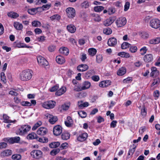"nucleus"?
<instances>
[{
    "label": "nucleus",
    "mask_w": 160,
    "mask_h": 160,
    "mask_svg": "<svg viewBox=\"0 0 160 160\" xmlns=\"http://www.w3.org/2000/svg\"><path fill=\"white\" fill-rule=\"evenodd\" d=\"M32 71L29 69L23 71L21 74L20 78L22 81L28 80L30 79L32 77Z\"/></svg>",
    "instance_id": "nucleus-1"
},
{
    "label": "nucleus",
    "mask_w": 160,
    "mask_h": 160,
    "mask_svg": "<svg viewBox=\"0 0 160 160\" xmlns=\"http://www.w3.org/2000/svg\"><path fill=\"white\" fill-rule=\"evenodd\" d=\"M31 128V127L28 125H22L17 130L16 133L17 135L23 136L27 133V132L30 130Z\"/></svg>",
    "instance_id": "nucleus-2"
},
{
    "label": "nucleus",
    "mask_w": 160,
    "mask_h": 160,
    "mask_svg": "<svg viewBox=\"0 0 160 160\" xmlns=\"http://www.w3.org/2000/svg\"><path fill=\"white\" fill-rule=\"evenodd\" d=\"M67 15L69 18H73L76 15L75 9L72 7L67 8L66 10Z\"/></svg>",
    "instance_id": "nucleus-3"
},
{
    "label": "nucleus",
    "mask_w": 160,
    "mask_h": 160,
    "mask_svg": "<svg viewBox=\"0 0 160 160\" xmlns=\"http://www.w3.org/2000/svg\"><path fill=\"white\" fill-rule=\"evenodd\" d=\"M149 25L152 28H158L160 27V21L157 18L152 19L150 20Z\"/></svg>",
    "instance_id": "nucleus-4"
},
{
    "label": "nucleus",
    "mask_w": 160,
    "mask_h": 160,
    "mask_svg": "<svg viewBox=\"0 0 160 160\" xmlns=\"http://www.w3.org/2000/svg\"><path fill=\"white\" fill-rule=\"evenodd\" d=\"M126 22V19L123 17H121L118 18L115 22L116 24L118 27H121L124 26Z\"/></svg>",
    "instance_id": "nucleus-5"
},
{
    "label": "nucleus",
    "mask_w": 160,
    "mask_h": 160,
    "mask_svg": "<svg viewBox=\"0 0 160 160\" xmlns=\"http://www.w3.org/2000/svg\"><path fill=\"white\" fill-rule=\"evenodd\" d=\"M56 104V102L54 101H49L43 103L42 107L47 109H51L54 108Z\"/></svg>",
    "instance_id": "nucleus-6"
},
{
    "label": "nucleus",
    "mask_w": 160,
    "mask_h": 160,
    "mask_svg": "<svg viewBox=\"0 0 160 160\" xmlns=\"http://www.w3.org/2000/svg\"><path fill=\"white\" fill-rule=\"evenodd\" d=\"M42 152L38 150H35L32 151L30 153L31 155L33 158H39L42 155Z\"/></svg>",
    "instance_id": "nucleus-7"
},
{
    "label": "nucleus",
    "mask_w": 160,
    "mask_h": 160,
    "mask_svg": "<svg viewBox=\"0 0 160 160\" xmlns=\"http://www.w3.org/2000/svg\"><path fill=\"white\" fill-rule=\"evenodd\" d=\"M37 60L39 65L42 67H45L48 65V63L47 60L42 56H39L37 58Z\"/></svg>",
    "instance_id": "nucleus-8"
},
{
    "label": "nucleus",
    "mask_w": 160,
    "mask_h": 160,
    "mask_svg": "<svg viewBox=\"0 0 160 160\" xmlns=\"http://www.w3.org/2000/svg\"><path fill=\"white\" fill-rule=\"evenodd\" d=\"M62 132V127L60 125H56L53 129V134L55 136L59 135Z\"/></svg>",
    "instance_id": "nucleus-9"
},
{
    "label": "nucleus",
    "mask_w": 160,
    "mask_h": 160,
    "mask_svg": "<svg viewBox=\"0 0 160 160\" xmlns=\"http://www.w3.org/2000/svg\"><path fill=\"white\" fill-rule=\"evenodd\" d=\"M89 67L86 64H81L79 65L77 68L79 72H84L88 69Z\"/></svg>",
    "instance_id": "nucleus-10"
},
{
    "label": "nucleus",
    "mask_w": 160,
    "mask_h": 160,
    "mask_svg": "<svg viewBox=\"0 0 160 160\" xmlns=\"http://www.w3.org/2000/svg\"><path fill=\"white\" fill-rule=\"evenodd\" d=\"M48 132L47 129L44 127H40L37 131L38 135L43 136L46 135Z\"/></svg>",
    "instance_id": "nucleus-11"
},
{
    "label": "nucleus",
    "mask_w": 160,
    "mask_h": 160,
    "mask_svg": "<svg viewBox=\"0 0 160 160\" xmlns=\"http://www.w3.org/2000/svg\"><path fill=\"white\" fill-rule=\"evenodd\" d=\"M115 20L114 17H110L109 18L105 20L103 22V24L104 26H108L111 25L114 22Z\"/></svg>",
    "instance_id": "nucleus-12"
},
{
    "label": "nucleus",
    "mask_w": 160,
    "mask_h": 160,
    "mask_svg": "<svg viewBox=\"0 0 160 160\" xmlns=\"http://www.w3.org/2000/svg\"><path fill=\"white\" fill-rule=\"evenodd\" d=\"M117 43V40L115 38H110L108 40V45L111 47H114Z\"/></svg>",
    "instance_id": "nucleus-13"
},
{
    "label": "nucleus",
    "mask_w": 160,
    "mask_h": 160,
    "mask_svg": "<svg viewBox=\"0 0 160 160\" xmlns=\"http://www.w3.org/2000/svg\"><path fill=\"white\" fill-rule=\"evenodd\" d=\"M152 72L150 73L151 77H157L159 74V72L157 70V68L154 67H153L151 68Z\"/></svg>",
    "instance_id": "nucleus-14"
},
{
    "label": "nucleus",
    "mask_w": 160,
    "mask_h": 160,
    "mask_svg": "<svg viewBox=\"0 0 160 160\" xmlns=\"http://www.w3.org/2000/svg\"><path fill=\"white\" fill-rule=\"evenodd\" d=\"M143 60L146 62H152L153 60L152 55L151 54L145 55L143 58Z\"/></svg>",
    "instance_id": "nucleus-15"
},
{
    "label": "nucleus",
    "mask_w": 160,
    "mask_h": 160,
    "mask_svg": "<svg viewBox=\"0 0 160 160\" xmlns=\"http://www.w3.org/2000/svg\"><path fill=\"white\" fill-rule=\"evenodd\" d=\"M65 124L66 126L68 127H72L73 125V120L70 116L67 117V120L65 121Z\"/></svg>",
    "instance_id": "nucleus-16"
},
{
    "label": "nucleus",
    "mask_w": 160,
    "mask_h": 160,
    "mask_svg": "<svg viewBox=\"0 0 160 160\" xmlns=\"http://www.w3.org/2000/svg\"><path fill=\"white\" fill-rule=\"evenodd\" d=\"M88 137V134L84 133L80 135L77 138V140L80 142H83L86 140Z\"/></svg>",
    "instance_id": "nucleus-17"
},
{
    "label": "nucleus",
    "mask_w": 160,
    "mask_h": 160,
    "mask_svg": "<svg viewBox=\"0 0 160 160\" xmlns=\"http://www.w3.org/2000/svg\"><path fill=\"white\" fill-rule=\"evenodd\" d=\"M49 118V121L52 124H54L57 121L58 119L56 116H54L52 115L49 114L48 116Z\"/></svg>",
    "instance_id": "nucleus-18"
},
{
    "label": "nucleus",
    "mask_w": 160,
    "mask_h": 160,
    "mask_svg": "<svg viewBox=\"0 0 160 160\" xmlns=\"http://www.w3.org/2000/svg\"><path fill=\"white\" fill-rule=\"evenodd\" d=\"M56 61L58 63L62 64L65 62V59L61 55H58L56 57Z\"/></svg>",
    "instance_id": "nucleus-19"
},
{
    "label": "nucleus",
    "mask_w": 160,
    "mask_h": 160,
    "mask_svg": "<svg viewBox=\"0 0 160 160\" xmlns=\"http://www.w3.org/2000/svg\"><path fill=\"white\" fill-rule=\"evenodd\" d=\"M36 139L38 141L42 143H47L48 141V138L44 137H39L38 136L37 138H36Z\"/></svg>",
    "instance_id": "nucleus-20"
},
{
    "label": "nucleus",
    "mask_w": 160,
    "mask_h": 160,
    "mask_svg": "<svg viewBox=\"0 0 160 160\" xmlns=\"http://www.w3.org/2000/svg\"><path fill=\"white\" fill-rule=\"evenodd\" d=\"M66 91V88L65 87H63L57 91L55 93L56 95L60 96L64 94Z\"/></svg>",
    "instance_id": "nucleus-21"
},
{
    "label": "nucleus",
    "mask_w": 160,
    "mask_h": 160,
    "mask_svg": "<svg viewBox=\"0 0 160 160\" xmlns=\"http://www.w3.org/2000/svg\"><path fill=\"white\" fill-rule=\"evenodd\" d=\"M59 52L62 54L66 56L68 55L69 53V51L68 49L66 48H61L59 50Z\"/></svg>",
    "instance_id": "nucleus-22"
},
{
    "label": "nucleus",
    "mask_w": 160,
    "mask_h": 160,
    "mask_svg": "<svg viewBox=\"0 0 160 160\" xmlns=\"http://www.w3.org/2000/svg\"><path fill=\"white\" fill-rule=\"evenodd\" d=\"M111 82L110 81H105L101 82L99 84V86L101 87H106L110 85Z\"/></svg>",
    "instance_id": "nucleus-23"
},
{
    "label": "nucleus",
    "mask_w": 160,
    "mask_h": 160,
    "mask_svg": "<svg viewBox=\"0 0 160 160\" xmlns=\"http://www.w3.org/2000/svg\"><path fill=\"white\" fill-rule=\"evenodd\" d=\"M126 72V69L125 68L122 67L119 69L117 72L118 75L122 76L124 75Z\"/></svg>",
    "instance_id": "nucleus-24"
},
{
    "label": "nucleus",
    "mask_w": 160,
    "mask_h": 160,
    "mask_svg": "<svg viewBox=\"0 0 160 160\" xmlns=\"http://www.w3.org/2000/svg\"><path fill=\"white\" fill-rule=\"evenodd\" d=\"M91 86V83L88 81H85L82 83V90H85L89 88Z\"/></svg>",
    "instance_id": "nucleus-25"
},
{
    "label": "nucleus",
    "mask_w": 160,
    "mask_h": 160,
    "mask_svg": "<svg viewBox=\"0 0 160 160\" xmlns=\"http://www.w3.org/2000/svg\"><path fill=\"white\" fill-rule=\"evenodd\" d=\"M67 28L68 31L71 33L74 32L76 30V28L75 26L72 25H68Z\"/></svg>",
    "instance_id": "nucleus-26"
},
{
    "label": "nucleus",
    "mask_w": 160,
    "mask_h": 160,
    "mask_svg": "<svg viewBox=\"0 0 160 160\" xmlns=\"http://www.w3.org/2000/svg\"><path fill=\"white\" fill-rule=\"evenodd\" d=\"M12 154V151L9 149H7L4 150L1 152V155L3 156H8Z\"/></svg>",
    "instance_id": "nucleus-27"
},
{
    "label": "nucleus",
    "mask_w": 160,
    "mask_h": 160,
    "mask_svg": "<svg viewBox=\"0 0 160 160\" xmlns=\"http://www.w3.org/2000/svg\"><path fill=\"white\" fill-rule=\"evenodd\" d=\"M3 117L4 119V122L5 123H9L10 122H15V120L13 121L11 120H9V117L6 114H3Z\"/></svg>",
    "instance_id": "nucleus-28"
},
{
    "label": "nucleus",
    "mask_w": 160,
    "mask_h": 160,
    "mask_svg": "<svg viewBox=\"0 0 160 160\" xmlns=\"http://www.w3.org/2000/svg\"><path fill=\"white\" fill-rule=\"evenodd\" d=\"M160 42V38L157 37L155 38L150 40L149 43L151 44H157Z\"/></svg>",
    "instance_id": "nucleus-29"
},
{
    "label": "nucleus",
    "mask_w": 160,
    "mask_h": 160,
    "mask_svg": "<svg viewBox=\"0 0 160 160\" xmlns=\"http://www.w3.org/2000/svg\"><path fill=\"white\" fill-rule=\"evenodd\" d=\"M7 15L9 17L14 18H16L19 17V14H18L13 12H8Z\"/></svg>",
    "instance_id": "nucleus-30"
},
{
    "label": "nucleus",
    "mask_w": 160,
    "mask_h": 160,
    "mask_svg": "<svg viewBox=\"0 0 160 160\" xmlns=\"http://www.w3.org/2000/svg\"><path fill=\"white\" fill-rule=\"evenodd\" d=\"M90 5V3L88 1H84L81 4V7L84 9L88 8L89 7Z\"/></svg>",
    "instance_id": "nucleus-31"
},
{
    "label": "nucleus",
    "mask_w": 160,
    "mask_h": 160,
    "mask_svg": "<svg viewBox=\"0 0 160 160\" xmlns=\"http://www.w3.org/2000/svg\"><path fill=\"white\" fill-rule=\"evenodd\" d=\"M14 26L17 30H21L23 28L22 24L17 22L14 23Z\"/></svg>",
    "instance_id": "nucleus-32"
},
{
    "label": "nucleus",
    "mask_w": 160,
    "mask_h": 160,
    "mask_svg": "<svg viewBox=\"0 0 160 160\" xmlns=\"http://www.w3.org/2000/svg\"><path fill=\"white\" fill-rule=\"evenodd\" d=\"M118 55L122 58H128L130 57L129 54L128 53L123 52L118 53Z\"/></svg>",
    "instance_id": "nucleus-33"
},
{
    "label": "nucleus",
    "mask_w": 160,
    "mask_h": 160,
    "mask_svg": "<svg viewBox=\"0 0 160 160\" xmlns=\"http://www.w3.org/2000/svg\"><path fill=\"white\" fill-rule=\"evenodd\" d=\"M60 145L59 142H53L49 144V147L51 148H57Z\"/></svg>",
    "instance_id": "nucleus-34"
},
{
    "label": "nucleus",
    "mask_w": 160,
    "mask_h": 160,
    "mask_svg": "<svg viewBox=\"0 0 160 160\" xmlns=\"http://www.w3.org/2000/svg\"><path fill=\"white\" fill-rule=\"evenodd\" d=\"M38 136L34 133L32 132L30 133H29L27 137V138L28 139H36V138H37Z\"/></svg>",
    "instance_id": "nucleus-35"
},
{
    "label": "nucleus",
    "mask_w": 160,
    "mask_h": 160,
    "mask_svg": "<svg viewBox=\"0 0 160 160\" xmlns=\"http://www.w3.org/2000/svg\"><path fill=\"white\" fill-rule=\"evenodd\" d=\"M61 137L62 139L67 140L69 138L70 135L68 132L63 133L62 134Z\"/></svg>",
    "instance_id": "nucleus-36"
},
{
    "label": "nucleus",
    "mask_w": 160,
    "mask_h": 160,
    "mask_svg": "<svg viewBox=\"0 0 160 160\" xmlns=\"http://www.w3.org/2000/svg\"><path fill=\"white\" fill-rule=\"evenodd\" d=\"M89 54L92 56H94L97 52V50L96 49L92 48H89L88 50Z\"/></svg>",
    "instance_id": "nucleus-37"
},
{
    "label": "nucleus",
    "mask_w": 160,
    "mask_h": 160,
    "mask_svg": "<svg viewBox=\"0 0 160 160\" xmlns=\"http://www.w3.org/2000/svg\"><path fill=\"white\" fill-rule=\"evenodd\" d=\"M131 45L129 43L126 42H123L121 45V48L122 49H126L130 47Z\"/></svg>",
    "instance_id": "nucleus-38"
},
{
    "label": "nucleus",
    "mask_w": 160,
    "mask_h": 160,
    "mask_svg": "<svg viewBox=\"0 0 160 160\" xmlns=\"http://www.w3.org/2000/svg\"><path fill=\"white\" fill-rule=\"evenodd\" d=\"M39 8H32L28 9V12L30 14L33 15L36 13V10H38Z\"/></svg>",
    "instance_id": "nucleus-39"
},
{
    "label": "nucleus",
    "mask_w": 160,
    "mask_h": 160,
    "mask_svg": "<svg viewBox=\"0 0 160 160\" xmlns=\"http://www.w3.org/2000/svg\"><path fill=\"white\" fill-rule=\"evenodd\" d=\"M50 18L52 21L59 20L61 19V16L58 14H56L51 16Z\"/></svg>",
    "instance_id": "nucleus-40"
},
{
    "label": "nucleus",
    "mask_w": 160,
    "mask_h": 160,
    "mask_svg": "<svg viewBox=\"0 0 160 160\" xmlns=\"http://www.w3.org/2000/svg\"><path fill=\"white\" fill-rule=\"evenodd\" d=\"M78 104L79 107L80 108H83L88 107L89 105L88 103L87 102L82 103V102H78Z\"/></svg>",
    "instance_id": "nucleus-41"
},
{
    "label": "nucleus",
    "mask_w": 160,
    "mask_h": 160,
    "mask_svg": "<svg viewBox=\"0 0 160 160\" xmlns=\"http://www.w3.org/2000/svg\"><path fill=\"white\" fill-rule=\"evenodd\" d=\"M78 114L79 116L82 118H85L87 116L86 113L83 111H80L78 112Z\"/></svg>",
    "instance_id": "nucleus-42"
},
{
    "label": "nucleus",
    "mask_w": 160,
    "mask_h": 160,
    "mask_svg": "<svg viewBox=\"0 0 160 160\" xmlns=\"http://www.w3.org/2000/svg\"><path fill=\"white\" fill-rule=\"evenodd\" d=\"M59 148H57L52 150L50 152V154L52 156H55L60 151Z\"/></svg>",
    "instance_id": "nucleus-43"
},
{
    "label": "nucleus",
    "mask_w": 160,
    "mask_h": 160,
    "mask_svg": "<svg viewBox=\"0 0 160 160\" xmlns=\"http://www.w3.org/2000/svg\"><path fill=\"white\" fill-rule=\"evenodd\" d=\"M3 141L5 142H8L10 144L14 143L12 137L11 138H6L3 139Z\"/></svg>",
    "instance_id": "nucleus-44"
},
{
    "label": "nucleus",
    "mask_w": 160,
    "mask_h": 160,
    "mask_svg": "<svg viewBox=\"0 0 160 160\" xmlns=\"http://www.w3.org/2000/svg\"><path fill=\"white\" fill-rule=\"evenodd\" d=\"M12 158L14 160H19L21 159V156L19 154H16L12 155Z\"/></svg>",
    "instance_id": "nucleus-45"
},
{
    "label": "nucleus",
    "mask_w": 160,
    "mask_h": 160,
    "mask_svg": "<svg viewBox=\"0 0 160 160\" xmlns=\"http://www.w3.org/2000/svg\"><path fill=\"white\" fill-rule=\"evenodd\" d=\"M93 72V70H92L88 71L85 74V77L87 78H90L92 75Z\"/></svg>",
    "instance_id": "nucleus-46"
},
{
    "label": "nucleus",
    "mask_w": 160,
    "mask_h": 160,
    "mask_svg": "<svg viewBox=\"0 0 160 160\" xmlns=\"http://www.w3.org/2000/svg\"><path fill=\"white\" fill-rule=\"evenodd\" d=\"M32 25L35 27H40L41 25V23L38 21H34L32 22Z\"/></svg>",
    "instance_id": "nucleus-47"
},
{
    "label": "nucleus",
    "mask_w": 160,
    "mask_h": 160,
    "mask_svg": "<svg viewBox=\"0 0 160 160\" xmlns=\"http://www.w3.org/2000/svg\"><path fill=\"white\" fill-rule=\"evenodd\" d=\"M104 8L102 6H97L95 7L94 10L96 12H99L103 10Z\"/></svg>",
    "instance_id": "nucleus-48"
},
{
    "label": "nucleus",
    "mask_w": 160,
    "mask_h": 160,
    "mask_svg": "<svg viewBox=\"0 0 160 160\" xmlns=\"http://www.w3.org/2000/svg\"><path fill=\"white\" fill-rule=\"evenodd\" d=\"M103 33L106 35H109L112 33V30L109 28H105L103 30Z\"/></svg>",
    "instance_id": "nucleus-49"
},
{
    "label": "nucleus",
    "mask_w": 160,
    "mask_h": 160,
    "mask_svg": "<svg viewBox=\"0 0 160 160\" xmlns=\"http://www.w3.org/2000/svg\"><path fill=\"white\" fill-rule=\"evenodd\" d=\"M0 76L2 81L4 83H5L7 82V81L4 73V72H2L1 73Z\"/></svg>",
    "instance_id": "nucleus-50"
},
{
    "label": "nucleus",
    "mask_w": 160,
    "mask_h": 160,
    "mask_svg": "<svg viewBox=\"0 0 160 160\" xmlns=\"http://www.w3.org/2000/svg\"><path fill=\"white\" fill-rule=\"evenodd\" d=\"M42 124V122L41 121H39L36 123L32 128V130H36Z\"/></svg>",
    "instance_id": "nucleus-51"
},
{
    "label": "nucleus",
    "mask_w": 160,
    "mask_h": 160,
    "mask_svg": "<svg viewBox=\"0 0 160 160\" xmlns=\"http://www.w3.org/2000/svg\"><path fill=\"white\" fill-rule=\"evenodd\" d=\"M51 4H47L45 5H43L42 7H39V8H42V10L44 11V10H45L46 9H49L51 7Z\"/></svg>",
    "instance_id": "nucleus-52"
},
{
    "label": "nucleus",
    "mask_w": 160,
    "mask_h": 160,
    "mask_svg": "<svg viewBox=\"0 0 160 160\" xmlns=\"http://www.w3.org/2000/svg\"><path fill=\"white\" fill-rule=\"evenodd\" d=\"M21 104L22 106H31V104L30 102L28 101H22L21 102Z\"/></svg>",
    "instance_id": "nucleus-53"
},
{
    "label": "nucleus",
    "mask_w": 160,
    "mask_h": 160,
    "mask_svg": "<svg viewBox=\"0 0 160 160\" xmlns=\"http://www.w3.org/2000/svg\"><path fill=\"white\" fill-rule=\"evenodd\" d=\"M141 37L143 38H146L148 37V33L145 32H141L140 33Z\"/></svg>",
    "instance_id": "nucleus-54"
},
{
    "label": "nucleus",
    "mask_w": 160,
    "mask_h": 160,
    "mask_svg": "<svg viewBox=\"0 0 160 160\" xmlns=\"http://www.w3.org/2000/svg\"><path fill=\"white\" fill-rule=\"evenodd\" d=\"M115 12V9L114 8L111 7L109 8L108 10V14L111 15L114 13Z\"/></svg>",
    "instance_id": "nucleus-55"
},
{
    "label": "nucleus",
    "mask_w": 160,
    "mask_h": 160,
    "mask_svg": "<svg viewBox=\"0 0 160 160\" xmlns=\"http://www.w3.org/2000/svg\"><path fill=\"white\" fill-rule=\"evenodd\" d=\"M102 60V57L101 55L96 56V62L98 63H100Z\"/></svg>",
    "instance_id": "nucleus-56"
},
{
    "label": "nucleus",
    "mask_w": 160,
    "mask_h": 160,
    "mask_svg": "<svg viewBox=\"0 0 160 160\" xmlns=\"http://www.w3.org/2000/svg\"><path fill=\"white\" fill-rule=\"evenodd\" d=\"M129 48L130 51L132 53L136 52L137 50V48L135 46H131Z\"/></svg>",
    "instance_id": "nucleus-57"
},
{
    "label": "nucleus",
    "mask_w": 160,
    "mask_h": 160,
    "mask_svg": "<svg viewBox=\"0 0 160 160\" xmlns=\"http://www.w3.org/2000/svg\"><path fill=\"white\" fill-rule=\"evenodd\" d=\"M133 146H134V147L131 149H130L128 153V155H130L131 154L132 155L135 150V148H136V146L134 144H133Z\"/></svg>",
    "instance_id": "nucleus-58"
},
{
    "label": "nucleus",
    "mask_w": 160,
    "mask_h": 160,
    "mask_svg": "<svg viewBox=\"0 0 160 160\" xmlns=\"http://www.w3.org/2000/svg\"><path fill=\"white\" fill-rule=\"evenodd\" d=\"M7 144L6 142H0V149H4L7 147Z\"/></svg>",
    "instance_id": "nucleus-59"
},
{
    "label": "nucleus",
    "mask_w": 160,
    "mask_h": 160,
    "mask_svg": "<svg viewBox=\"0 0 160 160\" xmlns=\"http://www.w3.org/2000/svg\"><path fill=\"white\" fill-rule=\"evenodd\" d=\"M159 82L160 79L159 78H157L153 80V82L152 83L151 86H153L156 84L159 83Z\"/></svg>",
    "instance_id": "nucleus-60"
},
{
    "label": "nucleus",
    "mask_w": 160,
    "mask_h": 160,
    "mask_svg": "<svg viewBox=\"0 0 160 160\" xmlns=\"http://www.w3.org/2000/svg\"><path fill=\"white\" fill-rule=\"evenodd\" d=\"M55 160H73L72 158L67 159L63 157L58 156L56 158Z\"/></svg>",
    "instance_id": "nucleus-61"
},
{
    "label": "nucleus",
    "mask_w": 160,
    "mask_h": 160,
    "mask_svg": "<svg viewBox=\"0 0 160 160\" xmlns=\"http://www.w3.org/2000/svg\"><path fill=\"white\" fill-rule=\"evenodd\" d=\"M130 3L128 2H126L124 5V11H127L129 8Z\"/></svg>",
    "instance_id": "nucleus-62"
},
{
    "label": "nucleus",
    "mask_w": 160,
    "mask_h": 160,
    "mask_svg": "<svg viewBox=\"0 0 160 160\" xmlns=\"http://www.w3.org/2000/svg\"><path fill=\"white\" fill-rule=\"evenodd\" d=\"M147 51L146 47H144L140 49V51L141 52V54L143 55L146 53Z\"/></svg>",
    "instance_id": "nucleus-63"
},
{
    "label": "nucleus",
    "mask_w": 160,
    "mask_h": 160,
    "mask_svg": "<svg viewBox=\"0 0 160 160\" xmlns=\"http://www.w3.org/2000/svg\"><path fill=\"white\" fill-rule=\"evenodd\" d=\"M56 49V47L54 45L50 46L48 48V50L50 52H53Z\"/></svg>",
    "instance_id": "nucleus-64"
}]
</instances>
